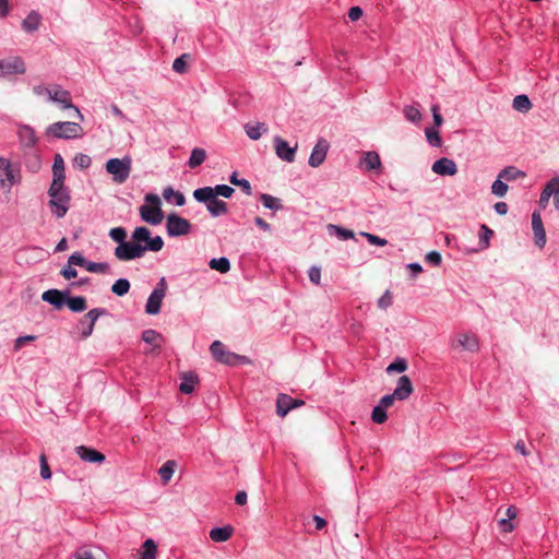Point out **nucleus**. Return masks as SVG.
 <instances>
[{
	"mask_svg": "<svg viewBox=\"0 0 559 559\" xmlns=\"http://www.w3.org/2000/svg\"><path fill=\"white\" fill-rule=\"evenodd\" d=\"M425 261L433 266H439L441 264L442 258L438 251H430L426 254Z\"/></svg>",
	"mask_w": 559,
	"mask_h": 559,
	"instance_id": "56",
	"label": "nucleus"
},
{
	"mask_svg": "<svg viewBox=\"0 0 559 559\" xmlns=\"http://www.w3.org/2000/svg\"><path fill=\"white\" fill-rule=\"evenodd\" d=\"M46 133L58 139H76L81 138L83 130L76 122H55L47 128Z\"/></svg>",
	"mask_w": 559,
	"mask_h": 559,
	"instance_id": "3",
	"label": "nucleus"
},
{
	"mask_svg": "<svg viewBox=\"0 0 559 559\" xmlns=\"http://www.w3.org/2000/svg\"><path fill=\"white\" fill-rule=\"evenodd\" d=\"M61 275L67 278V280H71V278H74L76 277L78 275V272L74 267H72V265H70L68 263V265L66 267L62 269L61 271Z\"/></svg>",
	"mask_w": 559,
	"mask_h": 559,
	"instance_id": "63",
	"label": "nucleus"
},
{
	"mask_svg": "<svg viewBox=\"0 0 559 559\" xmlns=\"http://www.w3.org/2000/svg\"><path fill=\"white\" fill-rule=\"evenodd\" d=\"M397 400L396 396H394V394H386L384 396L381 397V400L379 401V405L383 408H388L390 406L393 405L394 401Z\"/></svg>",
	"mask_w": 559,
	"mask_h": 559,
	"instance_id": "61",
	"label": "nucleus"
},
{
	"mask_svg": "<svg viewBox=\"0 0 559 559\" xmlns=\"http://www.w3.org/2000/svg\"><path fill=\"white\" fill-rule=\"evenodd\" d=\"M508 185L503 182V179H500L499 177L493 181L491 186V192L492 194L503 198L508 192Z\"/></svg>",
	"mask_w": 559,
	"mask_h": 559,
	"instance_id": "45",
	"label": "nucleus"
},
{
	"mask_svg": "<svg viewBox=\"0 0 559 559\" xmlns=\"http://www.w3.org/2000/svg\"><path fill=\"white\" fill-rule=\"evenodd\" d=\"M329 150V143L324 139H319L317 144L314 145L310 157H309V165L311 167H319L325 159L326 153Z\"/></svg>",
	"mask_w": 559,
	"mask_h": 559,
	"instance_id": "15",
	"label": "nucleus"
},
{
	"mask_svg": "<svg viewBox=\"0 0 559 559\" xmlns=\"http://www.w3.org/2000/svg\"><path fill=\"white\" fill-rule=\"evenodd\" d=\"M150 236L151 231L147 227H136L132 234V239L130 242H132V245H145L146 242H148Z\"/></svg>",
	"mask_w": 559,
	"mask_h": 559,
	"instance_id": "34",
	"label": "nucleus"
},
{
	"mask_svg": "<svg viewBox=\"0 0 559 559\" xmlns=\"http://www.w3.org/2000/svg\"><path fill=\"white\" fill-rule=\"evenodd\" d=\"M75 452L81 460L90 463H103L106 459L103 453L84 445L76 447Z\"/></svg>",
	"mask_w": 559,
	"mask_h": 559,
	"instance_id": "19",
	"label": "nucleus"
},
{
	"mask_svg": "<svg viewBox=\"0 0 559 559\" xmlns=\"http://www.w3.org/2000/svg\"><path fill=\"white\" fill-rule=\"evenodd\" d=\"M175 465L176 464L174 461H167L158 469V475L160 476L164 483H168L171 479L175 472Z\"/></svg>",
	"mask_w": 559,
	"mask_h": 559,
	"instance_id": "41",
	"label": "nucleus"
},
{
	"mask_svg": "<svg viewBox=\"0 0 559 559\" xmlns=\"http://www.w3.org/2000/svg\"><path fill=\"white\" fill-rule=\"evenodd\" d=\"M309 280L313 284L319 285L320 284V280H321V269L318 267V266L310 267V270H309Z\"/></svg>",
	"mask_w": 559,
	"mask_h": 559,
	"instance_id": "59",
	"label": "nucleus"
},
{
	"mask_svg": "<svg viewBox=\"0 0 559 559\" xmlns=\"http://www.w3.org/2000/svg\"><path fill=\"white\" fill-rule=\"evenodd\" d=\"M166 281L164 277L160 278V281L157 283L154 290L151 293V295L147 298L146 305H145V312L148 314H157L160 311V306L163 302V299L166 295Z\"/></svg>",
	"mask_w": 559,
	"mask_h": 559,
	"instance_id": "8",
	"label": "nucleus"
},
{
	"mask_svg": "<svg viewBox=\"0 0 559 559\" xmlns=\"http://www.w3.org/2000/svg\"><path fill=\"white\" fill-rule=\"evenodd\" d=\"M74 160L81 168H86L91 164V158L84 154L76 155Z\"/></svg>",
	"mask_w": 559,
	"mask_h": 559,
	"instance_id": "64",
	"label": "nucleus"
},
{
	"mask_svg": "<svg viewBox=\"0 0 559 559\" xmlns=\"http://www.w3.org/2000/svg\"><path fill=\"white\" fill-rule=\"evenodd\" d=\"M274 147L277 156L288 163L294 162L295 153L297 150V145L290 147L288 142L282 139L281 136H276L274 139Z\"/></svg>",
	"mask_w": 559,
	"mask_h": 559,
	"instance_id": "14",
	"label": "nucleus"
},
{
	"mask_svg": "<svg viewBox=\"0 0 559 559\" xmlns=\"http://www.w3.org/2000/svg\"><path fill=\"white\" fill-rule=\"evenodd\" d=\"M432 171L440 176H454L457 173V166L454 160L442 157L437 159L431 167Z\"/></svg>",
	"mask_w": 559,
	"mask_h": 559,
	"instance_id": "16",
	"label": "nucleus"
},
{
	"mask_svg": "<svg viewBox=\"0 0 559 559\" xmlns=\"http://www.w3.org/2000/svg\"><path fill=\"white\" fill-rule=\"evenodd\" d=\"M498 176H499L500 179H503L506 181H513V180H516L519 178L525 177V174L522 170H519L514 166H508V167H504L499 173Z\"/></svg>",
	"mask_w": 559,
	"mask_h": 559,
	"instance_id": "33",
	"label": "nucleus"
},
{
	"mask_svg": "<svg viewBox=\"0 0 559 559\" xmlns=\"http://www.w3.org/2000/svg\"><path fill=\"white\" fill-rule=\"evenodd\" d=\"M105 314H107V310L105 308H94L80 319L78 330L80 331L82 338H87L92 335L97 319Z\"/></svg>",
	"mask_w": 559,
	"mask_h": 559,
	"instance_id": "7",
	"label": "nucleus"
},
{
	"mask_svg": "<svg viewBox=\"0 0 559 559\" xmlns=\"http://www.w3.org/2000/svg\"><path fill=\"white\" fill-rule=\"evenodd\" d=\"M64 305L73 312H82L86 310V299L83 296H71L68 292V296L66 297Z\"/></svg>",
	"mask_w": 559,
	"mask_h": 559,
	"instance_id": "26",
	"label": "nucleus"
},
{
	"mask_svg": "<svg viewBox=\"0 0 559 559\" xmlns=\"http://www.w3.org/2000/svg\"><path fill=\"white\" fill-rule=\"evenodd\" d=\"M413 390L414 389L409 377L402 376L397 380L393 394L399 401H404L409 397V395L413 393Z\"/></svg>",
	"mask_w": 559,
	"mask_h": 559,
	"instance_id": "17",
	"label": "nucleus"
},
{
	"mask_svg": "<svg viewBox=\"0 0 559 559\" xmlns=\"http://www.w3.org/2000/svg\"><path fill=\"white\" fill-rule=\"evenodd\" d=\"M235 192L234 188L227 185H217L216 187H203L193 191V198L197 201H206L209 199H213V197H224L230 198Z\"/></svg>",
	"mask_w": 559,
	"mask_h": 559,
	"instance_id": "9",
	"label": "nucleus"
},
{
	"mask_svg": "<svg viewBox=\"0 0 559 559\" xmlns=\"http://www.w3.org/2000/svg\"><path fill=\"white\" fill-rule=\"evenodd\" d=\"M392 305V296L389 290H386L378 300V306L382 309H386Z\"/></svg>",
	"mask_w": 559,
	"mask_h": 559,
	"instance_id": "58",
	"label": "nucleus"
},
{
	"mask_svg": "<svg viewBox=\"0 0 559 559\" xmlns=\"http://www.w3.org/2000/svg\"><path fill=\"white\" fill-rule=\"evenodd\" d=\"M191 60V55L183 53L180 57L176 58L173 63V70L177 73H185L188 70L189 61Z\"/></svg>",
	"mask_w": 559,
	"mask_h": 559,
	"instance_id": "38",
	"label": "nucleus"
},
{
	"mask_svg": "<svg viewBox=\"0 0 559 559\" xmlns=\"http://www.w3.org/2000/svg\"><path fill=\"white\" fill-rule=\"evenodd\" d=\"M68 290L48 289L41 295V299L57 309H61L64 306Z\"/></svg>",
	"mask_w": 559,
	"mask_h": 559,
	"instance_id": "18",
	"label": "nucleus"
},
{
	"mask_svg": "<svg viewBox=\"0 0 559 559\" xmlns=\"http://www.w3.org/2000/svg\"><path fill=\"white\" fill-rule=\"evenodd\" d=\"M245 130H246L247 135L251 140L255 141L261 138L263 132L267 131V127L265 126V123L258 122L255 124H246Z\"/></svg>",
	"mask_w": 559,
	"mask_h": 559,
	"instance_id": "36",
	"label": "nucleus"
},
{
	"mask_svg": "<svg viewBox=\"0 0 559 559\" xmlns=\"http://www.w3.org/2000/svg\"><path fill=\"white\" fill-rule=\"evenodd\" d=\"M260 200L262 204L270 210H278L282 207L280 200L273 195L262 193Z\"/></svg>",
	"mask_w": 559,
	"mask_h": 559,
	"instance_id": "46",
	"label": "nucleus"
},
{
	"mask_svg": "<svg viewBox=\"0 0 559 559\" xmlns=\"http://www.w3.org/2000/svg\"><path fill=\"white\" fill-rule=\"evenodd\" d=\"M209 265L212 270L218 271L219 273H227L230 270L229 260L225 257H221L218 259H212L209 262Z\"/></svg>",
	"mask_w": 559,
	"mask_h": 559,
	"instance_id": "37",
	"label": "nucleus"
},
{
	"mask_svg": "<svg viewBox=\"0 0 559 559\" xmlns=\"http://www.w3.org/2000/svg\"><path fill=\"white\" fill-rule=\"evenodd\" d=\"M425 133H426V138H427V141L429 142V144H431L432 146H436V147L441 146L442 141H441V138L437 130H435L432 128H427Z\"/></svg>",
	"mask_w": 559,
	"mask_h": 559,
	"instance_id": "51",
	"label": "nucleus"
},
{
	"mask_svg": "<svg viewBox=\"0 0 559 559\" xmlns=\"http://www.w3.org/2000/svg\"><path fill=\"white\" fill-rule=\"evenodd\" d=\"M129 290L130 282L127 278H119L111 286V292L119 297L124 296Z\"/></svg>",
	"mask_w": 559,
	"mask_h": 559,
	"instance_id": "40",
	"label": "nucleus"
},
{
	"mask_svg": "<svg viewBox=\"0 0 559 559\" xmlns=\"http://www.w3.org/2000/svg\"><path fill=\"white\" fill-rule=\"evenodd\" d=\"M407 369V361L404 358H396L386 367V372H404Z\"/></svg>",
	"mask_w": 559,
	"mask_h": 559,
	"instance_id": "48",
	"label": "nucleus"
},
{
	"mask_svg": "<svg viewBox=\"0 0 559 559\" xmlns=\"http://www.w3.org/2000/svg\"><path fill=\"white\" fill-rule=\"evenodd\" d=\"M450 346L454 350L476 353L479 350V338L474 332H460L453 336Z\"/></svg>",
	"mask_w": 559,
	"mask_h": 559,
	"instance_id": "5",
	"label": "nucleus"
},
{
	"mask_svg": "<svg viewBox=\"0 0 559 559\" xmlns=\"http://www.w3.org/2000/svg\"><path fill=\"white\" fill-rule=\"evenodd\" d=\"M492 235H493V231L490 228H488L486 225H481L480 233H479V241L480 242L488 245L490 237Z\"/></svg>",
	"mask_w": 559,
	"mask_h": 559,
	"instance_id": "57",
	"label": "nucleus"
},
{
	"mask_svg": "<svg viewBox=\"0 0 559 559\" xmlns=\"http://www.w3.org/2000/svg\"><path fill=\"white\" fill-rule=\"evenodd\" d=\"M87 271L91 273L109 274L110 265L107 262H90L87 264Z\"/></svg>",
	"mask_w": 559,
	"mask_h": 559,
	"instance_id": "43",
	"label": "nucleus"
},
{
	"mask_svg": "<svg viewBox=\"0 0 559 559\" xmlns=\"http://www.w3.org/2000/svg\"><path fill=\"white\" fill-rule=\"evenodd\" d=\"M162 247H115V255L120 261L142 258L147 250L158 251Z\"/></svg>",
	"mask_w": 559,
	"mask_h": 559,
	"instance_id": "10",
	"label": "nucleus"
},
{
	"mask_svg": "<svg viewBox=\"0 0 559 559\" xmlns=\"http://www.w3.org/2000/svg\"><path fill=\"white\" fill-rule=\"evenodd\" d=\"M371 419L376 423V424H383L388 419V415H386V412H385V408L381 407L379 404L376 405L372 409V413H371Z\"/></svg>",
	"mask_w": 559,
	"mask_h": 559,
	"instance_id": "49",
	"label": "nucleus"
},
{
	"mask_svg": "<svg viewBox=\"0 0 559 559\" xmlns=\"http://www.w3.org/2000/svg\"><path fill=\"white\" fill-rule=\"evenodd\" d=\"M91 261H87L80 252H74L73 254H71L69 257V260H68V263L70 265H78V266H82L84 267L86 271H87V264L90 263Z\"/></svg>",
	"mask_w": 559,
	"mask_h": 559,
	"instance_id": "52",
	"label": "nucleus"
},
{
	"mask_svg": "<svg viewBox=\"0 0 559 559\" xmlns=\"http://www.w3.org/2000/svg\"><path fill=\"white\" fill-rule=\"evenodd\" d=\"M551 188H552V186H548V185L545 186L544 190L540 193L539 206H542L544 209L547 206L549 199H550V197H552V193H554V190Z\"/></svg>",
	"mask_w": 559,
	"mask_h": 559,
	"instance_id": "54",
	"label": "nucleus"
},
{
	"mask_svg": "<svg viewBox=\"0 0 559 559\" xmlns=\"http://www.w3.org/2000/svg\"><path fill=\"white\" fill-rule=\"evenodd\" d=\"M362 162L368 170H379L382 166L379 154L373 151L365 153Z\"/></svg>",
	"mask_w": 559,
	"mask_h": 559,
	"instance_id": "31",
	"label": "nucleus"
},
{
	"mask_svg": "<svg viewBox=\"0 0 559 559\" xmlns=\"http://www.w3.org/2000/svg\"><path fill=\"white\" fill-rule=\"evenodd\" d=\"M109 236L118 245H132V242L127 241V231L123 227L111 228Z\"/></svg>",
	"mask_w": 559,
	"mask_h": 559,
	"instance_id": "39",
	"label": "nucleus"
},
{
	"mask_svg": "<svg viewBox=\"0 0 559 559\" xmlns=\"http://www.w3.org/2000/svg\"><path fill=\"white\" fill-rule=\"evenodd\" d=\"M17 135L23 147H33L37 142L35 131L29 126H21Z\"/></svg>",
	"mask_w": 559,
	"mask_h": 559,
	"instance_id": "22",
	"label": "nucleus"
},
{
	"mask_svg": "<svg viewBox=\"0 0 559 559\" xmlns=\"http://www.w3.org/2000/svg\"><path fill=\"white\" fill-rule=\"evenodd\" d=\"M19 181V173L15 171L9 159L0 157V193L8 194Z\"/></svg>",
	"mask_w": 559,
	"mask_h": 559,
	"instance_id": "6",
	"label": "nucleus"
},
{
	"mask_svg": "<svg viewBox=\"0 0 559 559\" xmlns=\"http://www.w3.org/2000/svg\"><path fill=\"white\" fill-rule=\"evenodd\" d=\"M166 227L169 236L188 235L191 230L190 222L176 214L167 216Z\"/></svg>",
	"mask_w": 559,
	"mask_h": 559,
	"instance_id": "11",
	"label": "nucleus"
},
{
	"mask_svg": "<svg viewBox=\"0 0 559 559\" xmlns=\"http://www.w3.org/2000/svg\"><path fill=\"white\" fill-rule=\"evenodd\" d=\"M47 95L50 100L61 104L64 108H74L78 117L83 120V115L73 106L71 95L68 91L62 90L60 86H55L47 90Z\"/></svg>",
	"mask_w": 559,
	"mask_h": 559,
	"instance_id": "13",
	"label": "nucleus"
},
{
	"mask_svg": "<svg viewBox=\"0 0 559 559\" xmlns=\"http://www.w3.org/2000/svg\"><path fill=\"white\" fill-rule=\"evenodd\" d=\"M40 463V476L43 479H49L51 477V471L48 465L47 459L44 454L40 455L39 459Z\"/></svg>",
	"mask_w": 559,
	"mask_h": 559,
	"instance_id": "55",
	"label": "nucleus"
},
{
	"mask_svg": "<svg viewBox=\"0 0 559 559\" xmlns=\"http://www.w3.org/2000/svg\"><path fill=\"white\" fill-rule=\"evenodd\" d=\"M41 22V16L36 11H32L22 23V27L26 32L37 31Z\"/></svg>",
	"mask_w": 559,
	"mask_h": 559,
	"instance_id": "29",
	"label": "nucleus"
},
{
	"mask_svg": "<svg viewBox=\"0 0 559 559\" xmlns=\"http://www.w3.org/2000/svg\"><path fill=\"white\" fill-rule=\"evenodd\" d=\"M233 527L229 525L223 527H214L210 531V538L216 543L228 540L233 535Z\"/></svg>",
	"mask_w": 559,
	"mask_h": 559,
	"instance_id": "25",
	"label": "nucleus"
},
{
	"mask_svg": "<svg viewBox=\"0 0 559 559\" xmlns=\"http://www.w3.org/2000/svg\"><path fill=\"white\" fill-rule=\"evenodd\" d=\"M198 380L197 373L192 371L182 373L179 385L180 392L183 394H191L194 391V385L198 383Z\"/></svg>",
	"mask_w": 559,
	"mask_h": 559,
	"instance_id": "23",
	"label": "nucleus"
},
{
	"mask_svg": "<svg viewBox=\"0 0 559 559\" xmlns=\"http://www.w3.org/2000/svg\"><path fill=\"white\" fill-rule=\"evenodd\" d=\"M238 360H246V357L235 353L226 352L221 358L219 362L225 365H235Z\"/></svg>",
	"mask_w": 559,
	"mask_h": 559,
	"instance_id": "53",
	"label": "nucleus"
},
{
	"mask_svg": "<svg viewBox=\"0 0 559 559\" xmlns=\"http://www.w3.org/2000/svg\"><path fill=\"white\" fill-rule=\"evenodd\" d=\"M131 158H111L106 163V170L112 175V180L117 183H123L131 173Z\"/></svg>",
	"mask_w": 559,
	"mask_h": 559,
	"instance_id": "4",
	"label": "nucleus"
},
{
	"mask_svg": "<svg viewBox=\"0 0 559 559\" xmlns=\"http://www.w3.org/2000/svg\"><path fill=\"white\" fill-rule=\"evenodd\" d=\"M142 340L146 344L152 345L154 348H159L163 336L157 331L148 329V330L143 331Z\"/></svg>",
	"mask_w": 559,
	"mask_h": 559,
	"instance_id": "32",
	"label": "nucleus"
},
{
	"mask_svg": "<svg viewBox=\"0 0 559 559\" xmlns=\"http://www.w3.org/2000/svg\"><path fill=\"white\" fill-rule=\"evenodd\" d=\"M532 227L534 231L535 245H545L546 233L544 229L542 216L537 212H534L532 215Z\"/></svg>",
	"mask_w": 559,
	"mask_h": 559,
	"instance_id": "21",
	"label": "nucleus"
},
{
	"mask_svg": "<svg viewBox=\"0 0 559 559\" xmlns=\"http://www.w3.org/2000/svg\"><path fill=\"white\" fill-rule=\"evenodd\" d=\"M141 559H156V545L153 539L148 538L144 542V551Z\"/></svg>",
	"mask_w": 559,
	"mask_h": 559,
	"instance_id": "47",
	"label": "nucleus"
},
{
	"mask_svg": "<svg viewBox=\"0 0 559 559\" xmlns=\"http://www.w3.org/2000/svg\"><path fill=\"white\" fill-rule=\"evenodd\" d=\"M229 181L231 185L240 187L246 194L250 195L252 193L250 182L247 179H238L237 173L231 174Z\"/></svg>",
	"mask_w": 559,
	"mask_h": 559,
	"instance_id": "44",
	"label": "nucleus"
},
{
	"mask_svg": "<svg viewBox=\"0 0 559 559\" xmlns=\"http://www.w3.org/2000/svg\"><path fill=\"white\" fill-rule=\"evenodd\" d=\"M55 182L51 183L49 189V195L51 198L50 200V206L51 212L57 217H62L67 211H68V204L70 201V197L68 191L63 188V182H60L59 186H57L56 189H53Z\"/></svg>",
	"mask_w": 559,
	"mask_h": 559,
	"instance_id": "2",
	"label": "nucleus"
},
{
	"mask_svg": "<svg viewBox=\"0 0 559 559\" xmlns=\"http://www.w3.org/2000/svg\"><path fill=\"white\" fill-rule=\"evenodd\" d=\"M206 203V209L211 213L212 216L217 217L227 213V204L226 202L218 200L213 197V199H209L206 201H202Z\"/></svg>",
	"mask_w": 559,
	"mask_h": 559,
	"instance_id": "24",
	"label": "nucleus"
},
{
	"mask_svg": "<svg viewBox=\"0 0 559 559\" xmlns=\"http://www.w3.org/2000/svg\"><path fill=\"white\" fill-rule=\"evenodd\" d=\"M210 350H211L212 356L217 361H219L221 358L223 357V355L226 353L225 346L221 341H214L210 346Z\"/></svg>",
	"mask_w": 559,
	"mask_h": 559,
	"instance_id": "50",
	"label": "nucleus"
},
{
	"mask_svg": "<svg viewBox=\"0 0 559 559\" xmlns=\"http://www.w3.org/2000/svg\"><path fill=\"white\" fill-rule=\"evenodd\" d=\"M403 114L408 121L414 122V123H418L423 117L419 109L417 107L411 106V105L404 107Z\"/></svg>",
	"mask_w": 559,
	"mask_h": 559,
	"instance_id": "42",
	"label": "nucleus"
},
{
	"mask_svg": "<svg viewBox=\"0 0 559 559\" xmlns=\"http://www.w3.org/2000/svg\"><path fill=\"white\" fill-rule=\"evenodd\" d=\"M0 69L4 76L10 74H24L26 72L25 62L19 56L1 59Z\"/></svg>",
	"mask_w": 559,
	"mask_h": 559,
	"instance_id": "12",
	"label": "nucleus"
},
{
	"mask_svg": "<svg viewBox=\"0 0 559 559\" xmlns=\"http://www.w3.org/2000/svg\"><path fill=\"white\" fill-rule=\"evenodd\" d=\"M52 171H53V180L52 182H55V187L53 189L57 188V186L60 185V182H64V163H63V159L62 157L57 154L56 157H55V162H53V166H52Z\"/></svg>",
	"mask_w": 559,
	"mask_h": 559,
	"instance_id": "27",
	"label": "nucleus"
},
{
	"mask_svg": "<svg viewBox=\"0 0 559 559\" xmlns=\"http://www.w3.org/2000/svg\"><path fill=\"white\" fill-rule=\"evenodd\" d=\"M406 267L411 271L412 278H416L423 272V266L417 262L408 263Z\"/></svg>",
	"mask_w": 559,
	"mask_h": 559,
	"instance_id": "62",
	"label": "nucleus"
},
{
	"mask_svg": "<svg viewBox=\"0 0 559 559\" xmlns=\"http://www.w3.org/2000/svg\"><path fill=\"white\" fill-rule=\"evenodd\" d=\"M296 408L294 399L287 394L281 393L276 400V414L280 417H285L289 411Z\"/></svg>",
	"mask_w": 559,
	"mask_h": 559,
	"instance_id": "20",
	"label": "nucleus"
},
{
	"mask_svg": "<svg viewBox=\"0 0 559 559\" xmlns=\"http://www.w3.org/2000/svg\"><path fill=\"white\" fill-rule=\"evenodd\" d=\"M328 231L331 236H336L338 240L345 241L348 239H353L355 241H359L358 238L355 237L354 233L349 229L338 227L336 225H328Z\"/></svg>",
	"mask_w": 559,
	"mask_h": 559,
	"instance_id": "28",
	"label": "nucleus"
},
{
	"mask_svg": "<svg viewBox=\"0 0 559 559\" xmlns=\"http://www.w3.org/2000/svg\"><path fill=\"white\" fill-rule=\"evenodd\" d=\"M75 559H95L94 555L86 547L79 548L74 554Z\"/></svg>",
	"mask_w": 559,
	"mask_h": 559,
	"instance_id": "60",
	"label": "nucleus"
},
{
	"mask_svg": "<svg viewBox=\"0 0 559 559\" xmlns=\"http://www.w3.org/2000/svg\"><path fill=\"white\" fill-rule=\"evenodd\" d=\"M145 202L146 203L140 207L142 219L152 225L162 223L164 214L160 210L159 197L153 193L146 194Z\"/></svg>",
	"mask_w": 559,
	"mask_h": 559,
	"instance_id": "1",
	"label": "nucleus"
},
{
	"mask_svg": "<svg viewBox=\"0 0 559 559\" xmlns=\"http://www.w3.org/2000/svg\"><path fill=\"white\" fill-rule=\"evenodd\" d=\"M206 157H207V154H206V151L204 148L194 147L192 150L190 158L188 160V166L191 169L197 168V167H199L200 165H202L204 163Z\"/></svg>",
	"mask_w": 559,
	"mask_h": 559,
	"instance_id": "30",
	"label": "nucleus"
},
{
	"mask_svg": "<svg viewBox=\"0 0 559 559\" xmlns=\"http://www.w3.org/2000/svg\"><path fill=\"white\" fill-rule=\"evenodd\" d=\"M512 107L514 110L525 114L531 110L532 102L524 94L518 95L513 98Z\"/></svg>",
	"mask_w": 559,
	"mask_h": 559,
	"instance_id": "35",
	"label": "nucleus"
}]
</instances>
